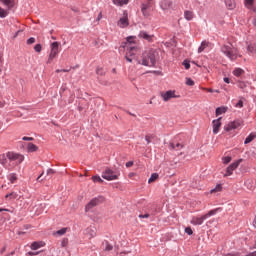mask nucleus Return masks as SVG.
Returning <instances> with one entry per match:
<instances>
[{
    "label": "nucleus",
    "instance_id": "5701e85b",
    "mask_svg": "<svg viewBox=\"0 0 256 256\" xmlns=\"http://www.w3.org/2000/svg\"><path fill=\"white\" fill-rule=\"evenodd\" d=\"M224 3L230 11L235 8V0H224Z\"/></svg>",
    "mask_w": 256,
    "mask_h": 256
},
{
    "label": "nucleus",
    "instance_id": "864d4df0",
    "mask_svg": "<svg viewBox=\"0 0 256 256\" xmlns=\"http://www.w3.org/2000/svg\"><path fill=\"white\" fill-rule=\"evenodd\" d=\"M3 211H6V212H8V213H13V211L10 210V209H7V208H0V213H3Z\"/></svg>",
    "mask_w": 256,
    "mask_h": 256
},
{
    "label": "nucleus",
    "instance_id": "774afa93",
    "mask_svg": "<svg viewBox=\"0 0 256 256\" xmlns=\"http://www.w3.org/2000/svg\"><path fill=\"white\" fill-rule=\"evenodd\" d=\"M252 256H256V251L252 252Z\"/></svg>",
    "mask_w": 256,
    "mask_h": 256
},
{
    "label": "nucleus",
    "instance_id": "c9c22d12",
    "mask_svg": "<svg viewBox=\"0 0 256 256\" xmlns=\"http://www.w3.org/2000/svg\"><path fill=\"white\" fill-rule=\"evenodd\" d=\"M18 195H17V192H12L10 194H7L5 196V199H17Z\"/></svg>",
    "mask_w": 256,
    "mask_h": 256
},
{
    "label": "nucleus",
    "instance_id": "4c0bfd02",
    "mask_svg": "<svg viewBox=\"0 0 256 256\" xmlns=\"http://www.w3.org/2000/svg\"><path fill=\"white\" fill-rule=\"evenodd\" d=\"M9 181H10V183H15V181H17V174L11 173L9 175Z\"/></svg>",
    "mask_w": 256,
    "mask_h": 256
},
{
    "label": "nucleus",
    "instance_id": "e433bc0d",
    "mask_svg": "<svg viewBox=\"0 0 256 256\" xmlns=\"http://www.w3.org/2000/svg\"><path fill=\"white\" fill-rule=\"evenodd\" d=\"M29 229V227L25 226L23 229L19 230V229H16V233L17 235H25V231H27Z\"/></svg>",
    "mask_w": 256,
    "mask_h": 256
},
{
    "label": "nucleus",
    "instance_id": "393cba45",
    "mask_svg": "<svg viewBox=\"0 0 256 256\" xmlns=\"http://www.w3.org/2000/svg\"><path fill=\"white\" fill-rule=\"evenodd\" d=\"M223 191V186L221 184H217L214 189L210 190V194L213 195L215 193H221Z\"/></svg>",
    "mask_w": 256,
    "mask_h": 256
},
{
    "label": "nucleus",
    "instance_id": "4d7b16f0",
    "mask_svg": "<svg viewBox=\"0 0 256 256\" xmlns=\"http://www.w3.org/2000/svg\"><path fill=\"white\" fill-rule=\"evenodd\" d=\"M126 167H133V161H129L126 163Z\"/></svg>",
    "mask_w": 256,
    "mask_h": 256
},
{
    "label": "nucleus",
    "instance_id": "39448f33",
    "mask_svg": "<svg viewBox=\"0 0 256 256\" xmlns=\"http://www.w3.org/2000/svg\"><path fill=\"white\" fill-rule=\"evenodd\" d=\"M152 12H153L152 0H148V2L142 4L141 13H142L143 17H145L146 19L151 17Z\"/></svg>",
    "mask_w": 256,
    "mask_h": 256
},
{
    "label": "nucleus",
    "instance_id": "aec40b11",
    "mask_svg": "<svg viewBox=\"0 0 256 256\" xmlns=\"http://www.w3.org/2000/svg\"><path fill=\"white\" fill-rule=\"evenodd\" d=\"M40 247H45V243L44 242H33L30 246V248L33 251H37V249H40Z\"/></svg>",
    "mask_w": 256,
    "mask_h": 256
},
{
    "label": "nucleus",
    "instance_id": "a878e982",
    "mask_svg": "<svg viewBox=\"0 0 256 256\" xmlns=\"http://www.w3.org/2000/svg\"><path fill=\"white\" fill-rule=\"evenodd\" d=\"M247 51L252 55H256V43H252L247 46Z\"/></svg>",
    "mask_w": 256,
    "mask_h": 256
},
{
    "label": "nucleus",
    "instance_id": "8fccbe9b",
    "mask_svg": "<svg viewBox=\"0 0 256 256\" xmlns=\"http://www.w3.org/2000/svg\"><path fill=\"white\" fill-rule=\"evenodd\" d=\"M22 141H34V138H33V137L24 136V137L22 138Z\"/></svg>",
    "mask_w": 256,
    "mask_h": 256
},
{
    "label": "nucleus",
    "instance_id": "f03ea898",
    "mask_svg": "<svg viewBox=\"0 0 256 256\" xmlns=\"http://www.w3.org/2000/svg\"><path fill=\"white\" fill-rule=\"evenodd\" d=\"M24 160L25 157L23 155L15 152H7L6 154L0 155V164L5 169H8V171H13V168L21 165Z\"/></svg>",
    "mask_w": 256,
    "mask_h": 256
},
{
    "label": "nucleus",
    "instance_id": "4468645a",
    "mask_svg": "<svg viewBox=\"0 0 256 256\" xmlns=\"http://www.w3.org/2000/svg\"><path fill=\"white\" fill-rule=\"evenodd\" d=\"M85 234L90 237V239H93L97 235V228L95 226H89L85 230Z\"/></svg>",
    "mask_w": 256,
    "mask_h": 256
},
{
    "label": "nucleus",
    "instance_id": "c03bdc74",
    "mask_svg": "<svg viewBox=\"0 0 256 256\" xmlns=\"http://www.w3.org/2000/svg\"><path fill=\"white\" fill-rule=\"evenodd\" d=\"M41 50H42L41 44H36L34 47V51H36V53H41Z\"/></svg>",
    "mask_w": 256,
    "mask_h": 256
},
{
    "label": "nucleus",
    "instance_id": "b1692460",
    "mask_svg": "<svg viewBox=\"0 0 256 256\" xmlns=\"http://www.w3.org/2000/svg\"><path fill=\"white\" fill-rule=\"evenodd\" d=\"M232 73L235 77H241V75H245V70L242 68H235Z\"/></svg>",
    "mask_w": 256,
    "mask_h": 256
},
{
    "label": "nucleus",
    "instance_id": "dca6fc26",
    "mask_svg": "<svg viewBox=\"0 0 256 256\" xmlns=\"http://www.w3.org/2000/svg\"><path fill=\"white\" fill-rule=\"evenodd\" d=\"M160 7L161 9H163L164 11H166L167 9H171V7H173V2L169 1V0H163L160 3Z\"/></svg>",
    "mask_w": 256,
    "mask_h": 256
},
{
    "label": "nucleus",
    "instance_id": "49530a36",
    "mask_svg": "<svg viewBox=\"0 0 256 256\" xmlns=\"http://www.w3.org/2000/svg\"><path fill=\"white\" fill-rule=\"evenodd\" d=\"M185 233H187V235H191L193 233V229H191V227H186Z\"/></svg>",
    "mask_w": 256,
    "mask_h": 256
},
{
    "label": "nucleus",
    "instance_id": "a18cd8bd",
    "mask_svg": "<svg viewBox=\"0 0 256 256\" xmlns=\"http://www.w3.org/2000/svg\"><path fill=\"white\" fill-rule=\"evenodd\" d=\"M183 65H184L185 69H191V64L189 63V61L185 60L183 62Z\"/></svg>",
    "mask_w": 256,
    "mask_h": 256
},
{
    "label": "nucleus",
    "instance_id": "423d86ee",
    "mask_svg": "<svg viewBox=\"0 0 256 256\" xmlns=\"http://www.w3.org/2000/svg\"><path fill=\"white\" fill-rule=\"evenodd\" d=\"M61 46V43L59 42H53L50 45V54H49V58H48V63H52L53 59H55V57H57V55H59V47Z\"/></svg>",
    "mask_w": 256,
    "mask_h": 256
},
{
    "label": "nucleus",
    "instance_id": "c756f323",
    "mask_svg": "<svg viewBox=\"0 0 256 256\" xmlns=\"http://www.w3.org/2000/svg\"><path fill=\"white\" fill-rule=\"evenodd\" d=\"M255 138H256V134H255V133H250V134L246 137V139H245V141H244L245 145L251 143V141H253V139H255Z\"/></svg>",
    "mask_w": 256,
    "mask_h": 256
},
{
    "label": "nucleus",
    "instance_id": "7ed1b4c3",
    "mask_svg": "<svg viewBox=\"0 0 256 256\" xmlns=\"http://www.w3.org/2000/svg\"><path fill=\"white\" fill-rule=\"evenodd\" d=\"M221 53L226 55V57H228V59H230L231 61H235V59L239 57V50H237V48H233V45L231 44L223 45L221 47Z\"/></svg>",
    "mask_w": 256,
    "mask_h": 256
},
{
    "label": "nucleus",
    "instance_id": "6ab92c4d",
    "mask_svg": "<svg viewBox=\"0 0 256 256\" xmlns=\"http://www.w3.org/2000/svg\"><path fill=\"white\" fill-rule=\"evenodd\" d=\"M27 151L28 153H35L36 151H39V147L30 142L27 144Z\"/></svg>",
    "mask_w": 256,
    "mask_h": 256
},
{
    "label": "nucleus",
    "instance_id": "680f3d73",
    "mask_svg": "<svg viewBox=\"0 0 256 256\" xmlns=\"http://www.w3.org/2000/svg\"><path fill=\"white\" fill-rule=\"evenodd\" d=\"M224 83H231V81L229 80V78H224Z\"/></svg>",
    "mask_w": 256,
    "mask_h": 256
},
{
    "label": "nucleus",
    "instance_id": "58836bf2",
    "mask_svg": "<svg viewBox=\"0 0 256 256\" xmlns=\"http://www.w3.org/2000/svg\"><path fill=\"white\" fill-rule=\"evenodd\" d=\"M231 160H232L231 156H225L222 158L224 165H228V163H231Z\"/></svg>",
    "mask_w": 256,
    "mask_h": 256
},
{
    "label": "nucleus",
    "instance_id": "cd10ccee",
    "mask_svg": "<svg viewBox=\"0 0 256 256\" xmlns=\"http://www.w3.org/2000/svg\"><path fill=\"white\" fill-rule=\"evenodd\" d=\"M0 3H3L8 7V9H11L13 5H15V2L13 0H0Z\"/></svg>",
    "mask_w": 256,
    "mask_h": 256
},
{
    "label": "nucleus",
    "instance_id": "e2e57ef3",
    "mask_svg": "<svg viewBox=\"0 0 256 256\" xmlns=\"http://www.w3.org/2000/svg\"><path fill=\"white\" fill-rule=\"evenodd\" d=\"M3 107H5V102L0 101V108H3Z\"/></svg>",
    "mask_w": 256,
    "mask_h": 256
},
{
    "label": "nucleus",
    "instance_id": "9b49d317",
    "mask_svg": "<svg viewBox=\"0 0 256 256\" xmlns=\"http://www.w3.org/2000/svg\"><path fill=\"white\" fill-rule=\"evenodd\" d=\"M241 127V121L235 120L233 122L228 123L227 126L224 127L225 131H233V129H239Z\"/></svg>",
    "mask_w": 256,
    "mask_h": 256
},
{
    "label": "nucleus",
    "instance_id": "1a4fd4ad",
    "mask_svg": "<svg viewBox=\"0 0 256 256\" xmlns=\"http://www.w3.org/2000/svg\"><path fill=\"white\" fill-rule=\"evenodd\" d=\"M241 163H243V159H239L234 163L230 164L226 169V173L224 174V177H229L233 175V172L235 171V169H237V167H239V165H241Z\"/></svg>",
    "mask_w": 256,
    "mask_h": 256
},
{
    "label": "nucleus",
    "instance_id": "052dcab7",
    "mask_svg": "<svg viewBox=\"0 0 256 256\" xmlns=\"http://www.w3.org/2000/svg\"><path fill=\"white\" fill-rule=\"evenodd\" d=\"M44 174H45V173L42 172V173L38 176L37 181H39V180L41 179V177H43Z\"/></svg>",
    "mask_w": 256,
    "mask_h": 256
},
{
    "label": "nucleus",
    "instance_id": "0eeeda50",
    "mask_svg": "<svg viewBox=\"0 0 256 256\" xmlns=\"http://www.w3.org/2000/svg\"><path fill=\"white\" fill-rule=\"evenodd\" d=\"M105 199L103 197H96L89 201V203L85 206L86 213L91 211L93 207H97V205H101Z\"/></svg>",
    "mask_w": 256,
    "mask_h": 256
},
{
    "label": "nucleus",
    "instance_id": "37998d69",
    "mask_svg": "<svg viewBox=\"0 0 256 256\" xmlns=\"http://www.w3.org/2000/svg\"><path fill=\"white\" fill-rule=\"evenodd\" d=\"M68 244H69V239H67V238H64L61 241V247H67Z\"/></svg>",
    "mask_w": 256,
    "mask_h": 256
},
{
    "label": "nucleus",
    "instance_id": "f3484780",
    "mask_svg": "<svg viewBox=\"0 0 256 256\" xmlns=\"http://www.w3.org/2000/svg\"><path fill=\"white\" fill-rule=\"evenodd\" d=\"M237 85H238L239 89H241L244 93H247L249 87H251L249 85V83L244 82V81H238Z\"/></svg>",
    "mask_w": 256,
    "mask_h": 256
},
{
    "label": "nucleus",
    "instance_id": "f257e3e1",
    "mask_svg": "<svg viewBox=\"0 0 256 256\" xmlns=\"http://www.w3.org/2000/svg\"><path fill=\"white\" fill-rule=\"evenodd\" d=\"M121 47L126 49L125 59L128 63L136 61L138 65H143L144 67H155L157 63V52L155 50H146L142 53L140 57L136 56L141 50L135 44V37L130 36L122 43Z\"/></svg>",
    "mask_w": 256,
    "mask_h": 256
},
{
    "label": "nucleus",
    "instance_id": "c85d7f7f",
    "mask_svg": "<svg viewBox=\"0 0 256 256\" xmlns=\"http://www.w3.org/2000/svg\"><path fill=\"white\" fill-rule=\"evenodd\" d=\"M207 47H209V42L203 41L201 43L200 47L198 48V53H203V51H205V49H207Z\"/></svg>",
    "mask_w": 256,
    "mask_h": 256
},
{
    "label": "nucleus",
    "instance_id": "69168bd1",
    "mask_svg": "<svg viewBox=\"0 0 256 256\" xmlns=\"http://www.w3.org/2000/svg\"><path fill=\"white\" fill-rule=\"evenodd\" d=\"M230 256H239V253L229 254Z\"/></svg>",
    "mask_w": 256,
    "mask_h": 256
},
{
    "label": "nucleus",
    "instance_id": "de8ad7c7",
    "mask_svg": "<svg viewBox=\"0 0 256 256\" xmlns=\"http://www.w3.org/2000/svg\"><path fill=\"white\" fill-rule=\"evenodd\" d=\"M33 43H35V38L31 37L27 40V45H33Z\"/></svg>",
    "mask_w": 256,
    "mask_h": 256
},
{
    "label": "nucleus",
    "instance_id": "6e6d98bb",
    "mask_svg": "<svg viewBox=\"0 0 256 256\" xmlns=\"http://www.w3.org/2000/svg\"><path fill=\"white\" fill-rule=\"evenodd\" d=\"M101 19H103V13H99L98 17H97V21H101Z\"/></svg>",
    "mask_w": 256,
    "mask_h": 256
},
{
    "label": "nucleus",
    "instance_id": "9d476101",
    "mask_svg": "<svg viewBox=\"0 0 256 256\" xmlns=\"http://www.w3.org/2000/svg\"><path fill=\"white\" fill-rule=\"evenodd\" d=\"M161 97L163 99V101L167 102V101H171V99H177V95H175V90H168L166 92H162Z\"/></svg>",
    "mask_w": 256,
    "mask_h": 256
},
{
    "label": "nucleus",
    "instance_id": "603ef678",
    "mask_svg": "<svg viewBox=\"0 0 256 256\" xmlns=\"http://www.w3.org/2000/svg\"><path fill=\"white\" fill-rule=\"evenodd\" d=\"M105 250L106 251H113V246L111 244H107Z\"/></svg>",
    "mask_w": 256,
    "mask_h": 256
},
{
    "label": "nucleus",
    "instance_id": "f704fd0d",
    "mask_svg": "<svg viewBox=\"0 0 256 256\" xmlns=\"http://www.w3.org/2000/svg\"><path fill=\"white\" fill-rule=\"evenodd\" d=\"M7 15H9V12L0 7V18L5 19V17H7Z\"/></svg>",
    "mask_w": 256,
    "mask_h": 256
},
{
    "label": "nucleus",
    "instance_id": "5fc2aeb1",
    "mask_svg": "<svg viewBox=\"0 0 256 256\" xmlns=\"http://www.w3.org/2000/svg\"><path fill=\"white\" fill-rule=\"evenodd\" d=\"M145 141H147L148 144L151 143V136L146 135L145 136Z\"/></svg>",
    "mask_w": 256,
    "mask_h": 256
},
{
    "label": "nucleus",
    "instance_id": "a211bd4d",
    "mask_svg": "<svg viewBox=\"0 0 256 256\" xmlns=\"http://www.w3.org/2000/svg\"><path fill=\"white\" fill-rule=\"evenodd\" d=\"M255 0H244V5L247 9H250V11H256L255 10Z\"/></svg>",
    "mask_w": 256,
    "mask_h": 256
},
{
    "label": "nucleus",
    "instance_id": "f8f14e48",
    "mask_svg": "<svg viewBox=\"0 0 256 256\" xmlns=\"http://www.w3.org/2000/svg\"><path fill=\"white\" fill-rule=\"evenodd\" d=\"M138 37L140 39H145V41H148V43H153V39H155L154 35H150L145 31H140V33L138 34Z\"/></svg>",
    "mask_w": 256,
    "mask_h": 256
},
{
    "label": "nucleus",
    "instance_id": "2eb2a0df",
    "mask_svg": "<svg viewBox=\"0 0 256 256\" xmlns=\"http://www.w3.org/2000/svg\"><path fill=\"white\" fill-rule=\"evenodd\" d=\"M128 26H129V19L127 18V16H124V17L119 19L118 27H121L122 29H125V27H128Z\"/></svg>",
    "mask_w": 256,
    "mask_h": 256
},
{
    "label": "nucleus",
    "instance_id": "20e7f679",
    "mask_svg": "<svg viewBox=\"0 0 256 256\" xmlns=\"http://www.w3.org/2000/svg\"><path fill=\"white\" fill-rule=\"evenodd\" d=\"M221 211V208H216L214 210L209 211L206 215L201 217H194L191 221L194 225H202L203 221L207 219V217H212V215H217V212Z\"/></svg>",
    "mask_w": 256,
    "mask_h": 256
},
{
    "label": "nucleus",
    "instance_id": "bf43d9fd",
    "mask_svg": "<svg viewBox=\"0 0 256 256\" xmlns=\"http://www.w3.org/2000/svg\"><path fill=\"white\" fill-rule=\"evenodd\" d=\"M28 255L30 256L39 255V252H28Z\"/></svg>",
    "mask_w": 256,
    "mask_h": 256
},
{
    "label": "nucleus",
    "instance_id": "a19ab883",
    "mask_svg": "<svg viewBox=\"0 0 256 256\" xmlns=\"http://www.w3.org/2000/svg\"><path fill=\"white\" fill-rule=\"evenodd\" d=\"M92 181H94V183H103V179L99 176H93Z\"/></svg>",
    "mask_w": 256,
    "mask_h": 256
},
{
    "label": "nucleus",
    "instance_id": "13d9d810",
    "mask_svg": "<svg viewBox=\"0 0 256 256\" xmlns=\"http://www.w3.org/2000/svg\"><path fill=\"white\" fill-rule=\"evenodd\" d=\"M236 107H240V108L243 107V101L240 100V101L236 104Z\"/></svg>",
    "mask_w": 256,
    "mask_h": 256
},
{
    "label": "nucleus",
    "instance_id": "bb28decb",
    "mask_svg": "<svg viewBox=\"0 0 256 256\" xmlns=\"http://www.w3.org/2000/svg\"><path fill=\"white\" fill-rule=\"evenodd\" d=\"M170 149H174L175 151H181L183 149V144L181 143H171L170 144Z\"/></svg>",
    "mask_w": 256,
    "mask_h": 256
},
{
    "label": "nucleus",
    "instance_id": "473e14b6",
    "mask_svg": "<svg viewBox=\"0 0 256 256\" xmlns=\"http://www.w3.org/2000/svg\"><path fill=\"white\" fill-rule=\"evenodd\" d=\"M67 231H69V228H62L60 230H57L54 235H59V236H62V235H65V233H67Z\"/></svg>",
    "mask_w": 256,
    "mask_h": 256
},
{
    "label": "nucleus",
    "instance_id": "7c9ffc66",
    "mask_svg": "<svg viewBox=\"0 0 256 256\" xmlns=\"http://www.w3.org/2000/svg\"><path fill=\"white\" fill-rule=\"evenodd\" d=\"M223 113H227V107H218L216 109V116L223 115Z\"/></svg>",
    "mask_w": 256,
    "mask_h": 256
},
{
    "label": "nucleus",
    "instance_id": "3c124183",
    "mask_svg": "<svg viewBox=\"0 0 256 256\" xmlns=\"http://www.w3.org/2000/svg\"><path fill=\"white\" fill-rule=\"evenodd\" d=\"M202 91H207L208 93H215V90L211 89V88H201Z\"/></svg>",
    "mask_w": 256,
    "mask_h": 256
},
{
    "label": "nucleus",
    "instance_id": "ea45409f",
    "mask_svg": "<svg viewBox=\"0 0 256 256\" xmlns=\"http://www.w3.org/2000/svg\"><path fill=\"white\" fill-rule=\"evenodd\" d=\"M185 83L189 87H193V85H195V81H193V79H191V78H186V82Z\"/></svg>",
    "mask_w": 256,
    "mask_h": 256
},
{
    "label": "nucleus",
    "instance_id": "6e6552de",
    "mask_svg": "<svg viewBox=\"0 0 256 256\" xmlns=\"http://www.w3.org/2000/svg\"><path fill=\"white\" fill-rule=\"evenodd\" d=\"M103 179H106V181H115L119 179V173H115V171L107 168L103 174H102Z\"/></svg>",
    "mask_w": 256,
    "mask_h": 256
},
{
    "label": "nucleus",
    "instance_id": "338daca9",
    "mask_svg": "<svg viewBox=\"0 0 256 256\" xmlns=\"http://www.w3.org/2000/svg\"><path fill=\"white\" fill-rule=\"evenodd\" d=\"M250 249H256V241H255L253 247H250Z\"/></svg>",
    "mask_w": 256,
    "mask_h": 256
},
{
    "label": "nucleus",
    "instance_id": "412c9836",
    "mask_svg": "<svg viewBox=\"0 0 256 256\" xmlns=\"http://www.w3.org/2000/svg\"><path fill=\"white\" fill-rule=\"evenodd\" d=\"M184 17L187 21H191V20H193V17H195V13H193V11H191V10H186L184 12Z\"/></svg>",
    "mask_w": 256,
    "mask_h": 256
},
{
    "label": "nucleus",
    "instance_id": "79ce46f5",
    "mask_svg": "<svg viewBox=\"0 0 256 256\" xmlns=\"http://www.w3.org/2000/svg\"><path fill=\"white\" fill-rule=\"evenodd\" d=\"M96 73H97V75H101V76L105 75V71L101 67H98L96 69Z\"/></svg>",
    "mask_w": 256,
    "mask_h": 256
},
{
    "label": "nucleus",
    "instance_id": "4be33fe9",
    "mask_svg": "<svg viewBox=\"0 0 256 256\" xmlns=\"http://www.w3.org/2000/svg\"><path fill=\"white\" fill-rule=\"evenodd\" d=\"M153 209H155V206H152L150 213L140 214L139 219H149L151 215H155V212H153Z\"/></svg>",
    "mask_w": 256,
    "mask_h": 256
},
{
    "label": "nucleus",
    "instance_id": "2f4dec72",
    "mask_svg": "<svg viewBox=\"0 0 256 256\" xmlns=\"http://www.w3.org/2000/svg\"><path fill=\"white\" fill-rule=\"evenodd\" d=\"M114 5H119V6H123V5H127V3H129V0H113Z\"/></svg>",
    "mask_w": 256,
    "mask_h": 256
},
{
    "label": "nucleus",
    "instance_id": "ddd939ff",
    "mask_svg": "<svg viewBox=\"0 0 256 256\" xmlns=\"http://www.w3.org/2000/svg\"><path fill=\"white\" fill-rule=\"evenodd\" d=\"M213 125V133L214 135H217L219 133V129H221V117L212 121Z\"/></svg>",
    "mask_w": 256,
    "mask_h": 256
},
{
    "label": "nucleus",
    "instance_id": "0e129e2a",
    "mask_svg": "<svg viewBox=\"0 0 256 256\" xmlns=\"http://www.w3.org/2000/svg\"><path fill=\"white\" fill-rule=\"evenodd\" d=\"M253 26L256 27V17L253 19Z\"/></svg>",
    "mask_w": 256,
    "mask_h": 256
},
{
    "label": "nucleus",
    "instance_id": "72a5a7b5",
    "mask_svg": "<svg viewBox=\"0 0 256 256\" xmlns=\"http://www.w3.org/2000/svg\"><path fill=\"white\" fill-rule=\"evenodd\" d=\"M157 179H159V174L153 173L151 175V177L149 178L148 183H153V182L157 181Z\"/></svg>",
    "mask_w": 256,
    "mask_h": 256
},
{
    "label": "nucleus",
    "instance_id": "09e8293b",
    "mask_svg": "<svg viewBox=\"0 0 256 256\" xmlns=\"http://www.w3.org/2000/svg\"><path fill=\"white\" fill-rule=\"evenodd\" d=\"M54 174H55V170L54 169L50 168V169L47 170V174H46L47 177H49V175H54Z\"/></svg>",
    "mask_w": 256,
    "mask_h": 256
}]
</instances>
